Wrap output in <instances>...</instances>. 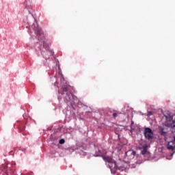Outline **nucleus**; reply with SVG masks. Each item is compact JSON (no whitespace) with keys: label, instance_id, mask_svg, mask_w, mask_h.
Segmentation results:
<instances>
[{"label":"nucleus","instance_id":"1","mask_svg":"<svg viewBox=\"0 0 175 175\" xmlns=\"http://www.w3.org/2000/svg\"><path fill=\"white\" fill-rule=\"evenodd\" d=\"M30 28L34 31L35 33H36L38 36V40H40V54L42 55L45 59H53L54 52L50 49L49 41L46 40L44 33H43V31L39 28V25H38V23L35 22Z\"/></svg>","mask_w":175,"mask_h":175},{"label":"nucleus","instance_id":"2","mask_svg":"<svg viewBox=\"0 0 175 175\" xmlns=\"http://www.w3.org/2000/svg\"><path fill=\"white\" fill-rule=\"evenodd\" d=\"M103 159L105 160L106 165L111 169L112 174H116V172L118 169L116 161L107 156H103Z\"/></svg>","mask_w":175,"mask_h":175},{"label":"nucleus","instance_id":"3","mask_svg":"<svg viewBox=\"0 0 175 175\" xmlns=\"http://www.w3.org/2000/svg\"><path fill=\"white\" fill-rule=\"evenodd\" d=\"M65 100L68 103H70V105H73L75 103V100H77V97L73 96L71 93H66Z\"/></svg>","mask_w":175,"mask_h":175},{"label":"nucleus","instance_id":"4","mask_svg":"<svg viewBox=\"0 0 175 175\" xmlns=\"http://www.w3.org/2000/svg\"><path fill=\"white\" fill-rule=\"evenodd\" d=\"M125 155L126 159H129V161H132V159H134L135 157H136V152H135V150H129L125 152Z\"/></svg>","mask_w":175,"mask_h":175},{"label":"nucleus","instance_id":"5","mask_svg":"<svg viewBox=\"0 0 175 175\" xmlns=\"http://www.w3.org/2000/svg\"><path fill=\"white\" fill-rule=\"evenodd\" d=\"M144 136L146 139L150 140V139H152L154 137V133H152V130L150 128H146L144 130Z\"/></svg>","mask_w":175,"mask_h":175},{"label":"nucleus","instance_id":"6","mask_svg":"<svg viewBox=\"0 0 175 175\" xmlns=\"http://www.w3.org/2000/svg\"><path fill=\"white\" fill-rule=\"evenodd\" d=\"M148 147V145L144 146L142 147V155H144V157H146L147 158L150 157V152L147 150Z\"/></svg>","mask_w":175,"mask_h":175},{"label":"nucleus","instance_id":"7","mask_svg":"<svg viewBox=\"0 0 175 175\" xmlns=\"http://www.w3.org/2000/svg\"><path fill=\"white\" fill-rule=\"evenodd\" d=\"M167 148L173 151L175 148V142L174 141L169 142L167 145Z\"/></svg>","mask_w":175,"mask_h":175},{"label":"nucleus","instance_id":"8","mask_svg":"<svg viewBox=\"0 0 175 175\" xmlns=\"http://www.w3.org/2000/svg\"><path fill=\"white\" fill-rule=\"evenodd\" d=\"M165 118L167 121H172V120H173V116H172L171 114H167V116H165Z\"/></svg>","mask_w":175,"mask_h":175},{"label":"nucleus","instance_id":"9","mask_svg":"<svg viewBox=\"0 0 175 175\" xmlns=\"http://www.w3.org/2000/svg\"><path fill=\"white\" fill-rule=\"evenodd\" d=\"M136 158H137V161H135V163H138L140 164L142 163V161H140V159H142V157H140V156L139 154L135 155Z\"/></svg>","mask_w":175,"mask_h":175},{"label":"nucleus","instance_id":"10","mask_svg":"<svg viewBox=\"0 0 175 175\" xmlns=\"http://www.w3.org/2000/svg\"><path fill=\"white\" fill-rule=\"evenodd\" d=\"M62 90L63 91V92H62V95H64V94H65V92H68V88H66V86L62 87Z\"/></svg>","mask_w":175,"mask_h":175},{"label":"nucleus","instance_id":"11","mask_svg":"<svg viewBox=\"0 0 175 175\" xmlns=\"http://www.w3.org/2000/svg\"><path fill=\"white\" fill-rule=\"evenodd\" d=\"M168 126H169L170 128H175V121L173 120V121L172 122V123H170V124L168 125Z\"/></svg>","mask_w":175,"mask_h":175},{"label":"nucleus","instance_id":"12","mask_svg":"<svg viewBox=\"0 0 175 175\" xmlns=\"http://www.w3.org/2000/svg\"><path fill=\"white\" fill-rule=\"evenodd\" d=\"M64 143H65V140L64 139H60L59 140V144H64Z\"/></svg>","mask_w":175,"mask_h":175},{"label":"nucleus","instance_id":"13","mask_svg":"<svg viewBox=\"0 0 175 175\" xmlns=\"http://www.w3.org/2000/svg\"><path fill=\"white\" fill-rule=\"evenodd\" d=\"M119 170H121V171L122 172V171L125 170V167H119Z\"/></svg>","mask_w":175,"mask_h":175},{"label":"nucleus","instance_id":"14","mask_svg":"<svg viewBox=\"0 0 175 175\" xmlns=\"http://www.w3.org/2000/svg\"><path fill=\"white\" fill-rule=\"evenodd\" d=\"M113 117H117V113H113Z\"/></svg>","mask_w":175,"mask_h":175},{"label":"nucleus","instance_id":"15","mask_svg":"<svg viewBox=\"0 0 175 175\" xmlns=\"http://www.w3.org/2000/svg\"><path fill=\"white\" fill-rule=\"evenodd\" d=\"M162 135H166V133H165L163 131H161Z\"/></svg>","mask_w":175,"mask_h":175},{"label":"nucleus","instance_id":"16","mask_svg":"<svg viewBox=\"0 0 175 175\" xmlns=\"http://www.w3.org/2000/svg\"><path fill=\"white\" fill-rule=\"evenodd\" d=\"M148 116H151V112H149V113H148Z\"/></svg>","mask_w":175,"mask_h":175},{"label":"nucleus","instance_id":"17","mask_svg":"<svg viewBox=\"0 0 175 175\" xmlns=\"http://www.w3.org/2000/svg\"><path fill=\"white\" fill-rule=\"evenodd\" d=\"M173 142L175 143V135L174 136V140Z\"/></svg>","mask_w":175,"mask_h":175},{"label":"nucleus","instance_id":"18","mask_svg":"<svg viewBox=\"0 0 175 175\" xmlns=\"http://www.w3.org/2000/svg\"><path fill=\"white\" fill-rule=\"evenodd\" d=\"M167 159H172V158L167 157Z\"/></svg>","mask_w":175,"mask_h":175},{"label":"nucleus","instance_id":"19","mask_svg":"<svg viewBox=\"0 0 175 175\" xmlns=\"http://www.w3.org/2000/svg\"><path fill=\"white\" fill-rule=\"evenodd\" d=\"M173 154H174V153H172V154H171V157H173Z\"/></svg>","mask_w":175,"mask_h":175}]
</instances>
